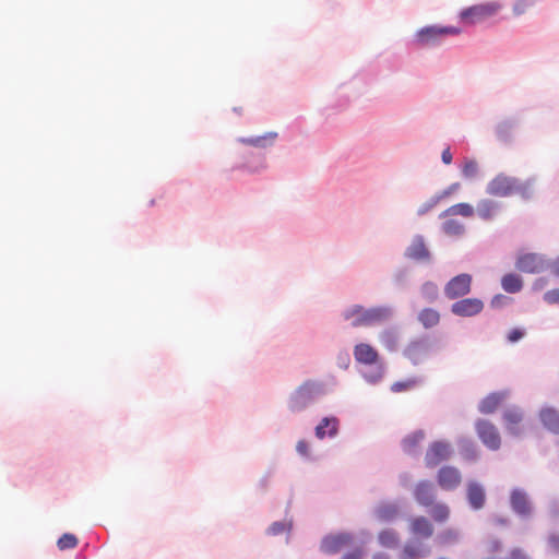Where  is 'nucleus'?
Instances as JSON below:
<instances>
[{"instance_id":"nucleus-57","label":"nucleus","mask_w":559,"mask_h":559,"mask_svg":"<svg viewBox=\"0 0 559 559\" xmlns=\"http://www.w3.org/2000/svg\"><path fill=\"white\" fill-rule=\"evenodd\" d=\"M502 207L501 202L491 200V218L495 214H497Z\"/></svg>"},{"instance_id":"nucleus-10","label":"nucleus","mask_w":559,"mask_h":559,"mask_svg":"<svg viewBox=\"0 0 559 559\" xmlns=\"http://www.w3.org/2000/svg\"><path fill=\"white\" fill-rule=\"evenodd\" d=\"M542 427L551 435L559 436V409L552 405H543L538 411Z\"/></svg>"},{"instance_id":"nucleus-35","label":"nucleus","mask_w":559,"mask_h":559,"mask_svg":"<svg viewBox=\"0 0 559 559\" xmlns=\"http://www.w3.org/2000/svg\"><path fill=\"white\" fill-rule=\"evenodd\" d=\"M536 4V0H515L512 5L514 16L524 14L530 8Z\"/></svg>"},{"instance_id":"nucleus-20","label":"nucleus","mask_w":559,"mask_h":559,"mask_svg":"<svg viewBox=\"0 0 559 559\" xmlns=\"http://www.w3.org/2000/svg\"><path fill=\"white\" fill-rule=\"evenodd\" d=\"M338 430V419L336 417H324L316 427V437L324 439L325 437H334Z\"/></svg>"},{"instance_id":"nucleus-19","label":"nucleus","mask_w":559,"mask_h":559,"mask_svg":"<svg viewBox=\"0 0 559 559\" xmlns=\"http://www.w3.org/2000/svg\"><path fill=\"white\" fill-rule=\"evenodd\" d=\"M414 495L417 502L421 506H431L435 500V489L432 484L429 481H420L417 484Z\"/></svg>"},{"instance_id":"nucleus-62","label":"nucleus","mask_w":559,"mask_h":559,"mask_svg":"<svg viewBox=\"0 0 559 559\" xmlns=\"http://www.w3.org/2000/svg\"><path fill=\"white\" fill-rule=\"evenodd\" d=\"M480 411L483 413H487L488 412V405H487L486 401H483V403L480 405Z\"/></svg>"},{"instance_id":"nucleus-45","label":"nucleus","mask_w":559,"mask_h":559,"mask_svg":"<svg viewBox=\"0 0 559 559\" xmlns=\"http://www.w3.org/2000/svg\"><path fill=\"white\" fill-rule=\"evenodd\" d=\"M289 530V525L283 522H274L269 528L267 533L270 535H280Z\"/></svg>"},{"instance_id":"nucleus-56","label":"nucleus","mask_w":559,"mask_h":559,"mask_svg":"<svg viewBox=\"0 0 559 559\" xmlns=\"http://www.w3.org/2000/svg\"><path fill=\"white\" fill-rule=\"evenodd\" d=\"M549 544L556 550H559V534H552L549 537Z\"/></svg>"},{"instance_id":"nucleus-4","label":"nucleus","mask_w":559,"mask_h":559,"mask_svg":"<svg viewBox=\"0 0 559 559\" xmlns=\"http://www.w3.org/2000/svg\"><path fill=\"white\" fill-rule=\"evenodd\" d=\"M512 512L522 520H530L534 514L533 501L524 488L513 487L509 495Z\"/></svg>"},{"instance_id":"nucleus-32","label":"nucleus","mask_w":559,"mask_h":559,"mask_svg":"<svg viewBox=\"0 0 559 559\" xmlns=\"http://www.w3.org/2000/svg\"><path fill=\"white\" fill-rule=\"evenodd\" d=\"M514 299L503 294H497L491 297V309H503L511 306Z\"/></svg>"},{"instance_id":"nucleus-34","label":"nucleus","mask_w":559,"mask_h":559,"mask_svg":"<svg viewBox=\"0 0 559 559\" xmlns=\"http://www.w3.org/2000/svg\"><path fill=\"white\" fill-rule=\"evenodd\" d=\"M76 545L78 538L70 533L63 534L57 542V546L60 550L72 549L76 547Z\"/></svg>"},{"instance_id":"nucleus-46","label":"nucleus","mask_w":559,"mask_h":559,"mask_svg":"<svg viewBox=\"0 0 559 559\" xmlns=\"http://www.w3.org/2000/svg\"><path fill=\"white\" fill-rule=\"evenodd\" d=\"M477 431L485 443L489 442V426L486 421L477 423Z\"/></svg>"},{"instance_id":"nucleus-28","label":"nucleus","mask_w":559,"mask_h":559,"mask_svg":"<svg viewBox=\"0 0 559 559\" xmlns=\"http://www.w3.org/2000/svg\"><path fill=\"white\" fill-rule=\"evenodd\" d=\"M397 513V507L394 504H382L376 510V516L379 521H391Z\"/></svg>"},{"instance_id":"nucleus-55","label":"nucleus","mask_w":559,"mask_h":559,"mask_svg":"<svg viewBox=\"0 0 559 559\" xmlns=\"http://www.w3.org/2000/svg\"><path fill=\"white\" fill-rule=\"evenodd\" d=\"M501 9V3L499 1H491V24L493 23V17L498 14Z\"/></svg>"},{"instance_id":"nucleus-17","label":"nucleus","mask_w":559,"mask_h":559,"mask_svg":"<svg viewBox=\"0 0 559 559\" xmlns=\"http://www.w3.org/2000/svg\"><path fill=\"white\" fill-rule=\"evenodd\" d=\"M489 14V9L487 5H473L463 10L460 13L461 21L466 25H473L480 21H484Z\"/></svg>"},{"instance_id":"nucleus-18","label":"nucleus","mask_w":559,"mask_h":559,"mask_svg":"<svg viewBox=\"0 0 559 559\" xmlns=\"http://www.w3.org/2000/svg\"><path fill=\"white\" fill-rule=\"evenodd\" d=\"M501 288L507 294H518L523 289V277L516 272H508L500 280Z\"/></svg>"},{"instance_id":"nucleus-41","label":"nucleus","mask_w":559,"mask_h":559,"mask_svg":"<svg viewBox=\"0 0 559 559\" xmlns=\"http://www.w3.org/2000/svg\"><path fill=\"white\" fill-rule=\"evenodd\" d=\"M491 559H531V558L525 554V551L522 548L514 547L509 551L507 557L498 558V557L491 556Z\"/></svg>"},{"instance_id":"nucleus-5","label":"nucleus","mask_w":559,"mask_h":559,"mask_svg":"<svg viewBox=\"0 0 559 559\" xmlns=\"http://www.w3.org/2000/svg\"><path fill=\"white\" fill-rule=\"evenodd\" d=\"M521 119L518 116L506 117L495 126L496 140L504 147H511L515 143Z\"/></svg>"},{"instance_id":"nucleus-39","label":"nucleus","mask_w":559,"mask_h":559,"mask_svg":"<svg viewBox=\"0 0 559 559\" xmlns=\"http://www.w3.org/2000/svg\"><path fill=\"white\" fill-rule=\"evenodd\" d=\"M457 533L455 531H452V530H448L443 533H441L440 535H438L437 537V542L444 546V545H449L451 543H454L457 540Z\"/></svg>"},{"instance_id":"nucleus-47","label":"nucleus","mask_w":559,"mask_h":559,"mask_svg":"<svg viewBox=\"0 0 559 559\" xmlns=\"http://www.w3.org/2000/svg\"><path fill=\"white\" fill-rule=\"evenodd\" d=\"M460 189V183L454 182L451 186H449L447 189L441 191L440 193L436 194L438 198H440V201L447 199L451 194L455 193Z\"/></svg>"},{"instance_id":"nucleus-43","label":"nucleus","mask_w":559,"mask_h":559,"mask_svg":"<svg viewBox=\"0 0 559 559\" xmlns=\"http://www.w3.org/2000/svg\"><path fill=\"white\" fill-rule=\"evenodd\" d=\"M545 302L549 305H559V288L546 292L543 296Z\"/></svg>"},{"instance_id":"nucleus-21","label":"nucleus","mask_w":559,"mask_h":559,"mask_svg":"<svg viewBox=\"0 0 559 559\" xmlns=\"http://www.w3.org/2000/svg\"><path fill=\"white\" fill-rule=\"evenodd\" d=\"M411 531L414 535L428 538L433 534V526L426 518L418 516L412 520Z\"/></svg>"},{"instance_id":"nucleus-42","label":"nucleus","mask_w":559,"mask_h":559,"mask_svg":"<svg viewBox=\"0 0 559 559\" xmlns=\"http://www.w3.org/2000/svg\"><path fill=\"white\" fill-rule=\"evenodd\" d=\"M501 447V436L498 428L491 424V452L498 451Z\"/></svg>"},{"instance_id":"nucleus-14","label":"nucleus","mask_w":559,"mask_h":559,"mask_svg":"<svg viewBox=\"0 0 559 559\" xmlns=\"http://www.w3.org/2000/svg\"><path fill=\"white\" fill-rule=\"evenodd\" d=\"M405 255L416 261L428 262L430 260L431 255L423 236L417 235L413 238L412 243L406 249Z\"/></svg>"},{"instance_id":"nucleus-59","label":"nucleus","mask_w":559,"mask_h":559,"mask_svg":"<svg viewBox=\"0 0 559 559\" xmlns=\"http://www.w3.org/2000/svg\"><path fill=\"white\" fill-rule=\"evenodd\" d=\"M495 521L497 524L501 525H508L510 523V520L508 518H496Z\"/></svg>"},{"instance_id":"nucleus-38","label":"nucleus","mask_w":559,"mask_h":559,"mask_svg":"<svg viewBox=\"0 0 559 559\" xmlns=\"http://www.w3.org/2000/svg\"><path fill=\"white\" fill-rule=\"evenodd\" d=\"M509 394L510 391L508 389L491 391V413H493L502 404Z\"/></svg>"},{"instance_id":"nucleus-9","label":"nucleus","mask_w":559,"mask_h":559,"mask_svg":"<svg viewBox=\"0 0 559 559\" xmlns=\"http://www.w3.org/2000/svg\"><path fill=\"white\" fill-rule=\"evenodd\" d=\"M472 276L463 273L451 278L444 286V295L453 300L466 296L471 292Z\"/></svg>"},{"instance_id":"nucleus-25","label":"nucleus","mask_w":559,"mask_h":559,"mask_svg":"<svg viewBox=\"0 0 559 559\" xmlns=\"http://www.w3.org/2000/svg\"><path fill=\"white\" fill-rule=\"evenodd\" d=\"M424 439H425V433L423 431H416V432L407 436L402 441V447H403L404 452H406L408 454L415 453L417 448L419 447V444L423 442Z\"/></svg>"},{"instance_id":"nucleus-23","label":"nucleus","mask_w":559,"mask_h":559,"mask_svg":"<svg viewBox=\"0 0 559 559\" xmlns=\"http://www.w3.org/2000/svg\"><path fill=\"white\" fill-rule=\"evenodd\" d=\"M468 501L473 508L479 509L485 503V490L475 483H471L467 488Z\"/></svg>"},{"instance_id":"nucleus-7","label":"nucleus","mask_w":559,"mask_h":559,"mask_svg":"<svg viewBox=\"0 0 559 559\" xmlns=\"http://www.w3.org/2000/svg\"><path fill=\"white\" fill-rule=\"evenodd\" d=\"M321 392L320 384L313 381L302 383L290 396L289 408L299 412L306 408L309 403Z\"/></svg>"},{"instance_id":"nucleus-52","label":"nucleus","mask_w":559,"mask_h":559,"mask_svg":"<svg viewBox=\"0 0 559 559\" xmlns=\"http://www.w3.org/2000/svg\"><path fill=\"white\" fill-rule=\"evenodd\" d=\"M548 269L555 276L559 277V255L552 261H548Z\"/></svg>"},{"instance_id":"nucleus-49","label":"nucleus","mask_w":559,"mask_h":559,"mask_svg":"<svg viewBox=\"0 0 559 559\" xmlns=\"http://www.w3.org/2000/svg\"><path fill=\"white\" fill-rule=\"evenodd\" d=\"M548 513L552 520H557L559 518V500L552 499L549 502Z\"/></svg>"},{"instance_id":"nucleus-48","label":"nucleus","mask_w":559,"mask_h":559,"mask_svg":"<svg viewBox=\"0 0 559 559\" xmlns=\"http://www.w3.org/2000/svg\"><path fill=\"white\" fill-rule=\"evenodd\" d=\"M414 381H399L392 384L391 390L393 392H402L411 389L414 385Z\"/></svg>"},{"instance_id":"nucleus-50","label":"nucleus","mask_w":559,"mask_h":559,"mask_svg":"<svg viewBox=\"0 0 559 559\" xmlns=\"http://www.w3.org/2000/svg\"><path fill=\"white\" fill-rule=\"evenodd\" d=\"M548 284V280L544 276L537 277L534 280L532 284V290L533 292H540L543 290Z\"/></svg>"},{"instance_id":"nucleus-58","label":"nucleus","mask_w":559,"mask_h":559,"mask_svg":"<svg viewBox=\"0 0 559 559\" xmlns=\"http://www.w3.org/2000/svg\"><path fill=\"white\" fill-rule=\"evenodd\" d=\"M501 548V542L497 538H491V554Z\"/></svg>"},{"instance_id":"nucleus-26","label":"nucleus","mask_w":559,"mask_h":559,"mask_svg":"<svg viewBox=\"0 0 559 559\" xmlns=\"http://www.w3.org/2000/svg\"><path fill=\"white\" fill-rule=\"evenodd\" d=\"M473 213H474V210H473V207L469 204H467V203H457V204H454V205L450 206L445 211H443L440 214V217H448V216H454V215H461V216H464V217H469V216L473 215Z\"/></svg>"},{"instance_id":"nucleus-3","label":"nucleus","mask_w":559,"mask_h":559,"mask_svg":"<svg viewBox=\"0 0 559 559\" xmlns=\"http://www.w3.org/2000/svg\"><path fill=\"white\" fill-rule=\"evenodd\" d=\"M524 412L516 405H512L502 412V426L507 437L514 440H523L526 429L523 424Z\"/></svg>"},{"instance_id":"nucleus-33","label":"nucleus","mask_w":559,"mask_h":559,"mask_svg":"<svg viewBox=\"0 0 559 559\" xmlns=\"http://www.w3.org/2000/svg\"><path fill=\"white\" fill-rule=\"evenodd\" d=\"M526 336V330L522 326L512 328L506 335L508 344H516Z\"/></svg>"},{"instance_id":"nucleus-31","label":"nucleus","mask_w":559,"mask_h":559,"mask_svg":"<svg viewBox=\"0 0 559 559\" xmlns=\"http://www.w3.org/2000/svg\"><path fill=\"white\" fill-rule=\"evenodd\" d=\"M380 341L388 349L393 350L397 346V333L394 330H384L380 334Z\"/></svg>"},{"instance_id":"nucleus-30","label":"nucleus","mask_w":559,"mask_h":559,"mask_svg":"<svg viewBox=\"0 0 559 559\" xmlns=\"http://www.w3.org/2000/svg\"><path fill=\"white\" fill-rule=\"evenodd\" d=\"M277 138L276 132H267L262 136H255L247 140H242L245 143L257 146V147H265L267 143H273Z\"/></svg>"},{"instance_id":"nucleus-63","label":"nucleus","mask_w":559,"mask_h":559,"mask_svg":"<svg viewBox=\"0 0 559 559\" xmlns=\"http://www.w3.org/2000/svg\"><path fill=\"white\" fill-rule=\"evenodd\" d=\"M418 347H420V344H419V343H414V344H412V345L409 346L408 352H411V350H415V349H417Z\"/></svg>"},{"instance_id":"nucleus-53","label":"nucleus","mask_w":559,"mask_h":559,"mask_svg":"<svg viewBox=\"0 0 559 559\" xmlns=\"http://www.w3.org/2000/svg\"><path fill=\"white\" fill-rule=\"evenodd\" d=\"M441 159L445 165H450L452 163V153L449 147L443 150Z\"/></svg>"},{"instance_id":"nucleus-6","label":"nucleus","mask_w":559,"mask_h":559,"mask_svg":"<svg viewBox=\"0 0 559 559\" xmlns=\"http://www.w3.org/2000/svg\"><path fill=\"white\" fill-rule=\"evenodd\" d=\"M515 269L526 274H539L548 269V260L542 253L519 252Z\"/></svg>"},{"instance_id":"nucleus-24","label":"nucleus","mask_w":559,"mask_h":559,"mask_svg":"<svg viewBox=\"0 0 559 559\" xmlns=\"http://www.w3.org/2000/svg\"><path fill=\"white\" fill-rule=\"evenodd\" d=\"M419 322L426 329L436 326L440 322V313L432 308H425L418 314Z\"/></svg>"},{"instance_id":"nucleus-37","label":"nucleus","mask_w":559,"mask_h":559,"mask_svg":"<svg viewBox=\"0 0 559 559\" xmlns=\"http://www.w3.org/2000/svg\"><path fill=\"white\" fill-rule=\"evenodd\" d=\"M449 515H450V510H449L448 506L442 504V503L436 504L431 510V516L437 522L447 521Z\"/></svg>"},{"instance_id":"nucleus-12","label":"nucleus","mask_w":559,"mask_h":559,"mask_svg":"<svg viewBox=\"0 0 559 559\" xmlns=\"http://www.w3.org/2000/svg\"><path fill=\"white\" fill-rule=\"evenodd\" d=\"M451 454L450 445L445 442L437 441L430 444L425 455V463L428 467L439 465L448 460Z\"/></svg>"},{"instance_id":"nucleus-29","label":"nucleus","mask_w":559,"mask_h":559,"mask_svg":"<svg viewBox=\"0 0 559 559\" xmlns=\"http://www.w3.org/2000/svg\"><path fill=\"white\" fill-rule=\"evenodd\" d=\"M442 230L449 236H460L464 231V225L455 218H449L443 223Z\"/></svg>"},{"instance_id":"nucleus-15","label":"nucleus","mask_w":559,"mask_h":559,"mask_svg":"<svg viewBox=\"0 0 559 559\" xmlns=\"http://www.w3.org/2000/svg\"><path fill=\"white\" fill-rule=\"evenodd\" d=\"M353 354L355 360L362 365H374L380 359L378 350L367 343L355 345Z\"/></svg>"},{"instance_id":"nucleus-54","label":"nucleus","mask_w":559,"mask_h":559,"mask_svg":"<svg viewBox=\"0 0 559 559\" xmlns=\"http://www.w3.org/2000/svg\"><path fill=\"white\" fill-rule=\"evenodd\" d=\"M361 557H362V550L356 549L352 552L344 555L342 559H361Z\"/></svg>"},{"instance_id":"nucleus-22","label":"nucleus","mask_w":559,"mask_h":559,"mask_svg":"<svg viewBox=\"0 0 559 559\" xmlns=\"http://www.w3.org/2000/svg\"><path fill=\"white\" fill-rule=\"evenodd\" d=\"M429 549L421 547L416 543H407L404 545L400 559H421L429 555Z\"/></svg>"},{"instance_id":"nucleus-8","label":"nucleus","mask_w":559,"mask_h":559,"mask_svg":"<svg viewBox=\"0 0 559 559\" xmlns=\"http://www.w3.org/2000/svg\"><path fill=\"white\" fill-rule=\"evenodd\" d=\"M460 29L453 26L439 27L427 26L416 33L415 41L418 46H430L438 43V40L445 35H456Z\"/></svg>"},{"instance_id":"nucleus-44","label":"nucleus","mask_w":559,"mask_h":559,"mask_svg":"<svg viewBox=\"0 0 559 559\" xmlns=\"http://www.w3.org/2000/svg\"><path fill=\"white\" fill-rule=\"evenodd\" d=\"M439 202L440 198H438L437 195L432 197L428 202L419 206L417 211L418 215H425L427 212L432 210Z\"/></svg>"},{"instance_id":"nucleus-16","label":"nucleus","mask_w":559,"mask_h":559,"mask_svg":"<svg viewBox=\"0 0 559 559\" xmlns=\"http://www.w3.org/2000/svg\"><path fill=\"white\" fill-rule=\"evenodd\" d=\"M437 479L442 489L452 490L461 484L462 477L456 468L444 466L439 471Z\"/></svg>"},{"instance_id":"nucleus-36","label":"nucleus","mask_w":559,"mask_h":559,"mask_svg":"<svg viewBox=\"0 0 559 559\" xmlns=\"http://www.w3.org/2000/svg\"><path fill=\"white\" fill-rule=\"evenodd\" d=\"M420 293L427 301H433L438 297V286L432 282H426L421 286Z\"/></svg>"},{"instance_id":"nucleus-51","label":"nucleus","mask_w":559,"mask_h":559,"mask_svg":"<svg viewBox=\"0 0 559 559\" xmlns=\"http://www.w3.org/2000/svg\"><path fill=\"white\" fill-rule=\"evenodd\" d=\"M296 450L302 456L309 455V444L305 440H299L297 442Z\"/></svg>"},{"instance_id":"nucleus-40","label":"nucleus","mask_w":559,"mask_h":559,"mask_svg":"<svg viewBox=\"0 0 559 559\" xmlns=\"http://www.w3.org/2000/svg\"><path fill=\"white\" fill-rule=\"evenodd\" d=\"M478 174V165L474 160L465 162L463 166V175L466 178H474Z\"/></svg>"},{"instance_id":"nucleus-60","label":"nucleus","mask_w":559,"mask_h":559,"mask_svg":"<svg viewBox=\"0 0 559 559\" xmlns=\"http://www.w3.org/2000/svg\"><path fill=\"white\" fill-rule=\"evenodd\" d=\"M372 559H390V557L384 552H379L376 554Z\"/></svg>"},{"instance_id":"nucleus-11","label":"nucleus","mask_w":559,"mask_h":559,"mask_svg":"<svg viewBox=\"0 0 559 559\" xmlns=\"http://www.w3.org/2000/svg\"><path fill=\"white\" fill-rule=\"evenodd\" d=\"M484 301L478 298H463L451 305V312L459 317H473L483 311Z\"/></svg>"},{"instance_id":"nucleus-1","label":"nucleus","mask_w":559,"mask_h":559,"mask_svg":"<svg viewBox=\"0 0 559 559\" xmlns=\"http://www.w3.org/2000/svg\"><path fill=\"white\" fill-rule=\"evenodd\" d=\"M535 177H528L524 181L518 177L499 173L491 179V195L509 198L519 195L523 202H530L534 198Z\"/></svg>"},{"instance_id":"nucleus-2","label":"nucleus","mask_w":559,"mask_h":559,"mask_svg":"<svg viewBox=\"0 0 559 559\" xmlns=\"http://www.w3.org/2000/svg\"><path fill=\"white\" fill-rule=\"evenodd\" d=\"M343 317L345 320H350L354 328L372 326L388 321L392 317V309L386 306L366 309L355 305L347 309Z\"/></svg>"},{"instance_id":"nucleus-27","label":"nucleus","mask_w":559,"mask_h":559,"mask_svg":"<svg viewBox=\"0 0 559 559\" xmlns=\"http://www.w3.org/2000/svg\"><path fill=\"white\" fill-rule=\"evenodd\" d=\"M378 539H379V543L381 544V546L386 547V548L396 547L399 545V540H400L397 533L393 530H384V531L380 532Z\"/></svg>"},{"instance_id":"nucleus-61","label":"nucleus","mask_w":559,"mask_h":559,"mask_svg":"<svg viewBox=\"0 0 559 559\" xmlns=\"http://www.w3.org/2000/svg\"><path fill=\"white\" fill-rule=\"evenodd\" d=\"M381 377H382V373H381V372H378L376 376L369 377V378H368V380H369L370 382H376V381H378Z\"/></svg>"},{"instance_id":"nucleus-13","label":"nucleus","mask_w":559,"mask_h":559,"mask_svg":"<svg viewBox=\"0 0 559 559\" xmlns=\"http://www.w3.org/2000/svg\"><path fill=\"white\" fill-rule=\"evenodd\" d=\"M350 542L352 537L348 534L330 535L322 539L321 550L329 555L336 554L348 546Z\"/></svg>"}]
</instances>
